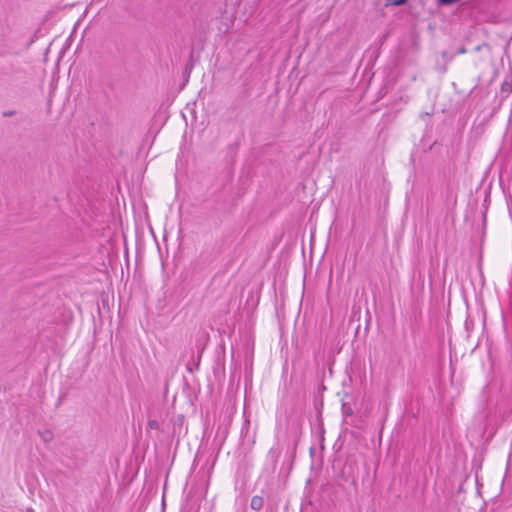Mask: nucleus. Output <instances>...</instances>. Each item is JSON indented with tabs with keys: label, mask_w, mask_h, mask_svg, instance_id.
<instances>
[{
	"label": "nucleus",
	"mask_w": 512,
	"mask_h": 512,
	"mask_svg": "<svg viewBox=\"0 0 512 512\" xmlns=\"http://www.w3.org/2000/svg\"><path fill=\"white\" fill-rule=\"evenodd\" d=\"M466 52V49L464 47H462L461 49H459L458 53L460 54H463Z\"/></svg>",
	"instance_id": "obj_9"
},
{
	"label": "nucleus",
	"mask_w": 512,
	"mask_h": 512,
	"mask_svg": "<svg viewBox=\"0 0 512 512\" xmlns=\"http://www.w3.org/2000/svg\"><path fill=\"white\" fill-rule=\"evenodd\" d=\"M15 114V111H5L3 113V116L4 117H10V116H13Z\"/></svg>",
	"instance_id": "obj_8"
},
{
	"label": "nucleus",
	"mask_w": 512,
	"mask_h": 512,
	"mask_svg": "<svg viewBox=\"0 0 512 512\" xmlns=\"http://www.w3.org/2000/svg\"><path fill=\"white\" fill-rule=\"evenodd\" d=\"M42 435V438L45 442H49L52 440L53 438V435L50 431H45L44 433L41 434Z\"/></svg>",
	"instance_id": "obj_7"
},
{
	"label": "nucleus",
	"mask_w": 512,
	"mask_h": 512,
	"mask_svg": "<svg viewBox=\"0 0 512 512\" xmlns=\"http://www.w3.org/2000/svg\"><path fill=\"white\" fill-rule=\"evenodd\" d=\"M512 92V83L509 81H504L501 84V93L505 94L507 97Z\"/></svg>",
	"instance_id": "obj_3"
},
{
	"label": "nucleus",
	"mask_w": 512,
	"mask_h": 512,
	"mask_svg": "<svg viewBox=\"0 0 512 512\" xmlns=\"http://www.w3.org/2000/svg\"><path fill=\"white\" fill-rule=\"evenodd\" d=\"M408 2V0H387V5L400 6L404 5Z\"/></svg>",
	"instance_id": "obj_5"
},
{
	"label": "nucleus",
	"mask_w": 512,
	"mask_h": 512,
	"mask_svg": "<svg viewBox=\"0 0 512 512\" xmlns=\"http://www.w3.org/2000/svg\"><path fill=\"white\" fill-rule=\"evenodd\" d=\"M148 428L150 429H158L159 428V423L157 420L155 419H151L148 421Z\"/></svg>",
	"instance_id": "obj_6"
},
{
	"label": "nucleus",
	"mask_w": 512,
	"mask_h": 512,
	"mask_svg": "<svg viewBox=\"0 0 512 512\" xmlns=\"http://www.w3.org/2000/svg\"><path fill=\"white\" fill-rule=\"evenodd\" d=\"M281 450L278 448H271L268 452V457L271 459L273 466L277 465Z\"/></svg>",
	"instance_id": "obj_2"
},
{
	"label": "nucleus",
	"mask_w": 512,
	"mask_h": 512,
	"mask_svg": "<svg viewBox=\"0 0 512 512\" xmlns=\"http://www.w3.org/2000/svg\"><path fill=\"white\" fill-rule=\"evenodd\" d=\"M264 500L263 497L255 495L251 499L250 506L253 510H260L263 507Z\"/></svg>",
	"instance_id": "obj_1"
},
{
	"label": "nucleus",
	"mask_w": 512,
	"mask_h": 512,
	"mask_svg": "<svg viewBox=\"0 0 512 512\" xmlns=\"http://www.w3.org/2000/svg\"><path fill=\"white\" fill-rule=\"evenodd\" d=\"M342 413L345 416H351L353 414V410L350 405L343 403L342 404Z\"/></svg>",
	"instance_id": "obj_4"
}]
</instances>
